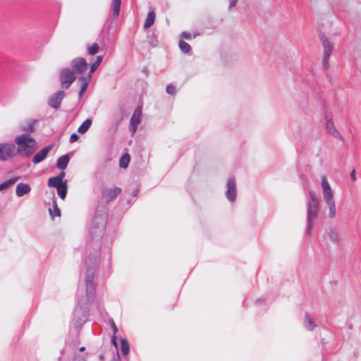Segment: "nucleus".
Listing matches in <instances>:
<instances>
[{
	"mask_svg": "<svg viewBox=\"0 0 361 361\" xmlns=\"http://www.w3.org/2000/svg\"><path fill=\"white\" fill-rule=\"evenodd\" d=\"M14 142L17 145V154H23L26 157H30L37 148L36 140L29 133L17 135Z\"/></svg>",
	"mask_w": 361,
	"mask_h": 361,
	"instance_id": "1",
	"label": "nucleus"
},
{
	"mask_svg": "<svg viewBox=\"0 0 361 361\" xmlns=\"http://www.w3.org/2000/svg\"><path fill=\"white\" fill-rule=\"evenodd\" d=\"M310 200L307 202V232L310 233L311 227L313 225V221L316 219L319 207V201L315 194V192L312 190L309 192Z\"/></svg>",
	"mask_w": 361,
	"mask_h": 361,
	"instance_id": "2",
	"label": "nucleus"
},
{
	"mask_svg": "<svg viewBox=\"0 0 361 361\" xmlns=\"http://www.w3.org/2000/svg\"><path fill=\"white\" fill-rule=\"evenodd\" d=\"M94 272L95 269L94 267L87 269L85 272V281L86 287L87 299L86 301H84L83 299L79 300L78 303L81 306L84 305L86 302H92L94 299L95 293V284L94 282Z\"/></svg>",
	"mask_w": 361,
	"mask_h": 361,
	"instance_id": "3",
	"label": "nucleus"
},
{
	"mask_svg": "<svg viewBox=\"0 0 361 361\" xmlns=\"http://www.w3.org/2000/svg\"><path fill=\"white\" fill-rule=\"evenodd\" d=\"M65 173L62 172L60 175L51 177L48 180V186L55 188L57 190L58 195L64 200L67 195L68 185L67 181L63 179Z\"/></svg>",
	"mask_w": 361,
	"mask_h": 361,
	"instance_id": "4",
	"label": "nucleus"
},
{
	"mask_svg": "<svg viewBox=\"0 0 361 361\" xmlns=\"http://www.w3.org/2000/svg\"><path fill=\"white\" fill-rule=\"evenodd\" d=\"M103 59L102 56H97L96 60L90 64V71L89 73L85 75H82L79 78V82L80 83V91L79 92V97H81L84 92L86 91L87 87L92 79V74L97 70Z\"/></svg>",
	"mask_w": 361,
	"mask_h": 361,
	"instance_id": "5",
	"label": "nucleus"
},
{
	"mask_svg": "<svg viewBox=\"0 0 361 361\" xmlns=\"http://www.w3.org/2000/svg\"><path fill=\"white\" fill-rule=\"evenodd\" d=\"M17 154L16 146L11 142L0 143V160L8 161Z\"/></svg>",
	"mask_w": 361,
	"mask_h": 361,
	"instance_id": "6",
	"label": "nucleus"
},
{
	"mask_svg": "<svg viewBox=\"0 0 361 361\" xmlns=\"http://www.w3.org/2000/svg\"><path fill=\"white\" fill-rule=\"evenodd\" d=\"M320 39H321L323 49H324L322 65H323L324 69H327L329 66V57L333 51V44L330 41V39L324 35L322 36Z\"/></svg>",
	"mask_w": 361,
	"mask_h": 361,
	"instance_id": "7",
	"label": "nucleus"
},
{
	"mask_svg": "<svg viewBox=\"0 0 361 361\" xmlns=\"http://www.w3.org/2000/svg\"><path fill=\"white\" fill-rule=\"evenodd\" d=\"M321 188L324 202L334 201V191L326 176L321 177Z\"/></svg>",
	"mask_w": 361,
	"mask_h": 361,
	"instance_id": "8",
	"label": "nucleus"
},
{
	"mask_svg": "<svg viewBox=\"0 0 361 361\" xmlns=\"http://www.w3.org/2000/svg\"><path fill=\"white\" fill-rule=\"evenodd\" d=\"M75 73L69 68H64L61 71L60 80L62 87L68 89L75 80Z\"/></svg>",
	"mask_w": 361,
	"mask_h": 361,
	"instance_id": "9",
	"label": "nucleus"
},
{
	"mask_svg": "<svg viewBox=\"0 0 361 361\" xmlns=\"http://www.w3.org/2000/svg\"><path fill=\"white\" fill-rule=\"evenodd\" d=\"M225 195L230 202L235 201L237 197V188L235 180L233 177L228 178L226 181V190Z\"/></svg>",
	"mask_w": 361,
	"mask_h": 361,
	"instance_id": "10",
	"label": "nucleus"
},
{
	"mask_svg": "<svg viewBox=\"0 0 361 361\" xmlns=\"http://www.w3.org/2000/svg\"><path fill=\"white\" fill-rule=\"evenodd\" d=\"M324 238L334 245H338L341 243L339 231L334 226L329 227L324 233Z\"/></svg>",
	"mask_w": 361,
	"mask_h": 361,
	"instance_id": "11",
	"label": "nucleus"
},
{
	"mask_svg": "<svg viewBox=\"0 0 361 361\" xmlns=\"http://www.w3.org/2000/svg\"><path fill=\"white\" fill-rule=\"evenodd\" d=\"M73 71L77 74H82L88 68V63L83 58H75L71 61Z\"/></svg>",
	"mask_w": 361,
	"mask_h": 361,
	"instance_id": "12",
	"label": "nucleus"
},
{
	"mask_svg": "<svg viewBox=\"0 0 361 361\" xmlns=\"http://www.w3.org/2000/svg\"><path fill=\"white\" fill-rule=\"evenodd\" d=\"M142 121V111L140 109H137L133 116H131L129 125L130 131L134 134L137 128V126Z\"/></svg>",
	"mask_w": 361,
	"mask_h": 361,
	"instance_id": "13",
	"label": "nucleus"
},
{
	"mask_svg": "<svg viewBox=\"0 0 361 361\" xmlns=\"http://www.w3.org/2000/svg\"><path fill=\"white\" fill-rule=\"evenodd\" d=\"M325 128H326L327 132L331 135L334 136L336 138H338L339 140H341L342 141L343 140V136L336 128L332 118H327V117L326 118Z\"/></svg>",
	"mask_w": 361,
	"mask_h": 361,
	"instance_id": "14",
	"label": "nucleus"
},
{
	"mask_svg": "<svg viewBox=\"0 0 361 361\" xmlns=\"http://www.w3.org/2000/svg\"><path fill=\"white\" fill-rule=\"evenodd\" d=\"M52 147L53 145H50L42 149L33 157L32 162L35 164H37L44 161L46 159L49 152L51 150Z\"/></svg>",
	"mask_w": 361,
	"mask_h": 361,
	"instance_id": "15",
	"label": "nucleus"
},
{
	"mask_svg": "<svg viewBox=\"0 0 361 361\" xmlns=\"http://www.w3.org/2000/svg\"><path fill=\"white\" fill-rule=\"evenodd\" d=\"M121 192V189L117 187L106 188L102 193V196L106 201H111L116 197Z\"/></svg>",
	"mask_w": 361,
	"mask_h": 361,
	"instance_id": "16",
	"label": "nucleus"
},
{
	"mask_svg": "<svg viewBox=\"0 0 361 361\" xmlns=\"http://www.w3.org/2000/svg\"><path fill=\"white\" fill-rule=\"evenodd\" d=\"M65 93L63 91H59L56 94H54L49 101V104L50 106L54 109H59L61 106V103L62 99H63Z\"/></svg>",
	"mask_w": 361,
	"mask_h": 361,
	"instance_id": "17",
	"label": "nucleus"
},
{
	"mask_svg": "<svg viewBox=\"0 0 361 361\" xmlns=\"http://www.w3.org/2000/svg\"><path fill=\"white\" fill-rule=\"evenodd\" d=\"M31 190L30 186L27 183H18L16 185V193L18 197H22L29 193Z\"/></svg>",
	"mask_w": 361,
	"mask_h": 361,
	"instance_id": "18",
	"label": "nucleus"
},
{
	"mask_svg": "<svg viewBox=\"0 0 361 361\" xmlns=\"http://www.w3.org/2000/svg\"><path fill=\"white\" fill-rule=\"evenodd\" d=\"M325 204L328 208V217L329 219L334 218L336 215V206L335 200L326 202Z\"/></svg>",
	"mask_w": 361,
	"mask_h": 361,
	"instance_id": "19",
	"label": "nucleus"
},
{
	"mask_svg": "<svg viewBox=\"0 0 361 361\" xmlns=\"http://www.w3.org/2000/svg\"><path fill=\"white\" fill-rule=\"evenodd\" d=\"M35 122L36 121L32 119L28 120L25 123L21 125L20 129L23 131L26 132L27 133L32 132L34 130V126H35Z\"/></svg>",
	"mask_w": 361,
	"mask_h": 361,
	"instance_id": "20",
	"label": "nucleus"
},
{
	"mask_svg": "<svg viewBox=\"0 0 361 361\" xmlns=\"http://www.w3.org/2000/svg\"><path fill=\"white\" fill-rule=\"evenodd\" d=\"M69 157L68 155H63L60 157L56 163V166L59 169L64 170L69 162Z\"/></svg>",
	"mask_w": 361,
	"mask_h": 361,
	"instance_id": "21",
	"label": "nucleus"
},
{
	"mask_svg": "<svg viewBox=\"0 0 361 361\" xmlns=\"http://www.w3.org/2000/svg\"><path fill=\"white\" fill-rule=\"evenodd\" d=\"M92 123V121L90 118L86 119L78 128V132L80 134H85L87 132Z\"/></svg>",
	"mask_w": 361,
	"mask_h": 361,
	"instance_id": "22",
	"label": "nucleus"
},
{
	"mask_svg": "<svg viewBox=\"0 0 361 361\" xmlns=\"http://www.w3.org/2000/svg\"><path fill=\"white\" fill-rule=\"evenodd\" d=\"M49 214H50L51 216L53 219L55 216H58V217L61 216V211H60L59 208L58 207L56 200H53L52 208H49Z\"/></svg>",
	"mask_w": 361,
	"mask_h": 361,
	"instance_id": "23",
	"label": "nucleus"
},
{
	"mask_svg": "<svg viewBox=\"0 0 361 361\" xmlns=\"http://www.w3.org/2000/svg\"><path fill=\"white\" fill-rule=\"evenodd\" d=\"M155 13L154 11H149L146 18L144 27L145 28L150 27L154 23Z\"/></svg>",
	"mask_w": 361,
	"mask_h": 361,
	"instance_id": "24",
	"label": "nucleus"
},
{
	"mask_svg": "<svg viewBox=\"0 0 361 361\" xmlns=\"http://www.w3.org/2000/svg\"><path fill=\"white\" fill-rule=\"evenodd\" d=\"M121 4V0H114L113 1V3H112L113 16L115 18H117L119 15Z\"/></svg>",
	"mask_w": 361,
	"mask_h": 361,
	"instance_id": "25",
	"label": "nucleus"
},
{
	"mask_svg": "<svg viewBox=\"0 0 361 361\" xmlns=\"http://www.w3.org/2000/svg\"><path fill=\"white\" fill-rule=\"evenodd\" d=\"M130 160V157L128 154H123L119 161V166L121 168H127Z\"/></svg>",
	"mask_w": 361,
	"mask_h": 361,
	"instance_id": "26",
	"label": "nucleus"
},
{
	"mask_svg": "<svg viewBox=\"0 0 361 361\" xmlns=\"http://www.w3.org/2000/svg\"><path fill=\"white\" fill-rule=\"evenodd\" d=\"M121 350L123 355H124L129 353L130 346L128 341L126 338H121Z\"/></svg>",
	"mask_w": 361,
	"mask_h": 361,
	"instance_id": "27",
	"label": "nucleus"
},
{
	"mask_svg": "<svg viewBox=\"0 0 361 361\" xmlns=\"http://www.w3.org/2000/svg\"><path fill=\"white\" fill-rule=\"evenodd\" d=\"M18 179V177L11 178L2 183L0 184V191L5 190L10 187L11 185H13L16 181Z\"/></svg>",
	"mask_w": 361,
	"mask_h": 361,
	"instance_id": "28",
	"label": "nucleus"
},
{
	"mask_svg": "<svg viewBox=\"0 0 361 361\" xmlns=\"http://www.w3.org/2000/svg\"><path fill=\"white\" fill-rule=\"evenodd\" d=\"M316 324L313 319L309 317L308 316L305 317V326L308 330H312L315 326Z\"/></svg>",
	"mask_w": 361,
	"mask_h": 361,
	"instance_id": "29",
	"label": "nucleus"
},
{
	"mask_svg": "<svg viewBox=\"0 0 361 361\" xmlns=\"http://www.w3.org/2000/svg\"><path fill=\"white\" fill-rule=\"evenodd\" d=\"M179 48L183 53H188L190 51V44L183 39H180L179 42Z\"/></svg>",
	"mask_w": 361,
	"mask_h": 361,
	"instance_id": "30",
	"label": "nucleus"
},
{
	"mask_svg": "<svg viewBox=\"0 0 361 361\" xmlns=\"http://www.w3.org/2000/svg\"><path fill=\"white\" fill-rule=\"evenodd\" d=\"M99 47L98 44L94 43L87 47V51H88L89 54L94 55L95 54L97 53V51H99Z\"/></svg>",
	"mask_w": 361,
	"mask_h": 361,
	"instance_id": "31",
	"label": "nucleus"
},
{
	"mask_svg": "<svg viewBox=\"0 0 361 361\" xmlns=\"http://www.w3.org/2000/svg\"><path fill=\"white\" fill-rule=\"evenodd\" d=\"M166 92L169 94H171V95H173L176 94V87H174L173 85H169L167 87H166Z\"/></svg>",
	"mask_w": 361,
	"mask_h": 361,
	"instance_id": "32",
	"label": "nucleus"
},
{
	"mask_svg": "<svg viewBox=\"0 0 361 361\" xmlns=\"http://www.w3.org/2000/svg\"><path fill=\"white\" fill-rule=\"evenodd\" d=\"M78 135L76 133H73L70 137V142L73 143L78 140Z\"/></svg>",
	"mask_w": 361,
	"mask_h": 361,
	"instance_id": "33",
	"label": "nucleus"
},
{
	"mask_svg": "<svg viewBox=\"0 0 361 361\" xmlns=\"http://www.w3.org/2000/svg\"><path fill=\"white\" fill-rule=\"evenodd\" d=\"M182 39H191V34L187 32H183L181 34Z\"/></svg>",
	"mask_w": 361,
	"mask_h": 361,
	"instance_id": "34",
	"label": "nucleus"
},
{
	"mask_svg": "<svg viewBox=\"0 0 361 361\" xmlns=\"http://www.w3.org/2000/svg\"><path fill=\"white\" fill-rule=\"evenodd\" d=\"M105 223H106V216L104 215V216H102L99 219V224L101 225V228H103Z\"/></svg>",
	"mask_w": 361,
	"mask_h": 361,
	"instance_id": "35",
	"label": "nucleus"
},
{
	"mask_svg": "<svg viewBox=\"0 0 361 361\" xmlns=\"http://www.w3.org/2000/svg\"><path fill=\"white\" fill-rule=\"evenodd\" d=\"M110 323H111V329H112V330L114 331V335L116 336V333L118 331V329H117V327H116V324H115L114 321H111Z\"/></svg>",
	"mask_w": 361,
	"mask_h": 361,
	"instance_id": "36",
	"label": "nucleus"
},
{
	"mask_svg": "<svg viewBox=\"0 0 361 361\" xmlns=\"http://www.w3.org/2000/svg\"><path fill=\"white\" fill-rule=\"evenodd\" d=\"M350 178L353 181H355L357 180L356 178V171L355 169H353L350 173Z\"/></svg>",
	"mask_w": 361,
	"mask_h": 361,
	"instance_id": "37",
	"label": "nucleus"
},
{
	"mask_svg": "<svg viewBox=\"0 0 361 361\" xmlns=\"http://www.w3.org/2000/svg\"><path fill=\"white\" fill-rule=\"evenodd\" d=\"M238 0H229V8H232L235 6Z\"/></svg>",
	"mask_w": 361,
	"mask_h": 361,
	"instance_id": "38",
	"label": "nucleus"
},
{
	"mask_svg": "<svg viewBox=\"0 0 361 361\" xmlns=\"http://www.w3.org/2000/svg\"><path fill=\"white\" fill-rule=\"evenodd\" d=\"M112 344L117 348L116 336L114 335L111 339Z\"/></svg>",
	"mask_w": 361,
	"mask_h": 361,
	"instance_id": "39",
	"label": "nucleus"
},
{
	"mask_svg": "<svg viewBox=\"0 0 361 361\" xmlns=\"http://www.w3.org/2000/svg\"><path fill=\"white\" fill-rule=\"evenodd\" d=\"M85 347H81L80 348V351H84L85 350Z\"/></svg>",
	"mask_w": 361,
	"mask_h": 361,
	"instance_id": "40",
	"label": "nucleus"
}]
</instances>
